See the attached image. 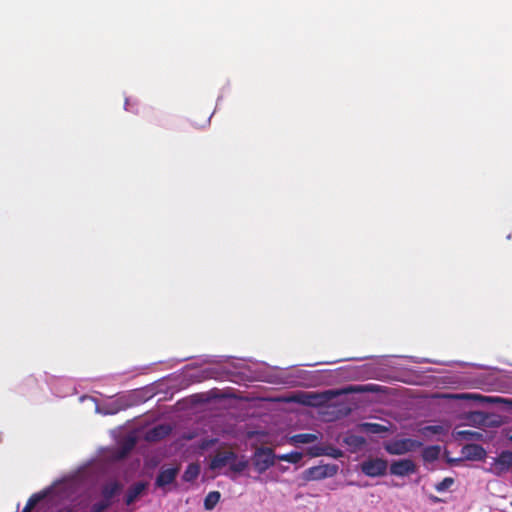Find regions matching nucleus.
I'll use <instances>...</instances> for the list:
<instances>
[{"label": "nucleus", "mask_w": 512, "mask_h": 512, "mask_svg": "<svg viewBox=\"0 0 512 512\" xmlns=\"http://www.w3.org/2000/svg\"><path fill=\"white\" fill-rule=\"evenodd\" d=\"M229 466L230 470L235 473H241L248 467V461L233 451H217L210 462V469L218 470L225 466Z\"/></svg>", "instance_id": "obj_1"}, {"label": "nucleus", "mask_w": 512, "mask_h": 512, "mask_svg": "<svg viewBox=\"0 0 512 512\" xmlns=\"http://www.w3.org/2000/svg\"><path fill=\"white\" fill-rule=\"evenodd\" d=\"M422 445V442L418 440L403 438L384 443V449L390 455H403L419 449Z\"/></svg>", "instance_id": "obj_2"}, {"label": "nucleus", "mask_w": 512, "mask_h": 512, "mask_svg": "<svg viewBox=\"0 0 512 512\" xmlns=\"http://www.w3.org/2000/svg\"><path fill=\"white\" fill-rule=\"evenodd\" d=\"M275 458L271 448L261 447L254 453L253 465L259 473H263L275 464Z\"/></svg>", "instance_id": "obj_3"}, {"label": "nucleus", "mask_w": 512, "mask_h": 512, "mask_svg": "<svg viewBox=\"0 0 512 512\" xmlns=\"http://www.w3.org/2000/svg\"><path fill=\"white\" fill-rule=\"evenodd\" d=\"M512 469V451H502L497 457L493 458L488 472L502 476Z\"/></svg>", "instance_id": "obj_4"}, {"label": "nucleus", "mask_w": 512, "mask_h": 512, "mask_svg": "<svg viewBox=\"0 0 512 512\" xmlns=\"http://www.w3.org/2000/svg\"><path fill=\"white\" fill-rule=\"evenodd\" d=\"M388 462L382 458H372L361 463V471L369 477H379L386 474Z\"/></svg>", "instance_id": "obj_5"}, {"label": "nucleus", "mask_w": 512, "mask_h": 512, "mask_svg": "<svg viewBox=\"0 0 512 512\" xmlns=\"http://www.w3.org/2000/svg\"><path fill=\"white\" fill-rule=\"evenodd\" d=\"M338 472V466L335 464H326L313 466L305 471L306 480H322L333 477Z\"/></svg>", "instance_id": "obj_6"}, {"label": "nucleus", "mask_w": 512, "mask_h": 512, "mask_svg": "<svg viewBox=\"0 0 512 512\" xmlns=\"http://www.w3.org/2000/svg\"><path fill=\"white\" fill-rule=\"evenodd\" d=\"M417 470L415 463L410 459H401L391 463L390 473L395 476H408Z\"/></svg>", "instance_id": "obj_7"}, {"label": "nucleus", "mask_w": 512, "mask_h": 512, "mask_svg": "<svg viewBox=\"0 0 512 512\" xmlns=\"http://www.w3.org/2000/svg\"><path fill=\"white\" fill-rule=\"evenodd\" d=\"M463 458L471 461H480L486 457V450L478 444H467L462 447Z\"/></svg>", "instance_id": "obj_8"}, {"label": "nucleus", "mask_w": 512, "mask_h": 512, "mask_svg": "<svg viewBox=\"0 0 512 512\" xmlns=\"http://www.w3.org/2000/svg\"><path fill=\"white\" fill-rule=\"evenodd\" d=\"M179 473V468L177 467H171L167 469H162L158 473L155 481V485L157 487H165L166 485H169L173 483Z\"/></svg>", "instance_id": "obj_9"}, {"label": "nucleus", "mask_w": 512, "mask_h": 512, "mask_svg": "<svg viewBox=\"0 0 512 512\" xmlns=\"http://www.w3.org/2000/svg\"><path fill=\"white\" fill-rule=\"evenodd\" d=\"M122 488V484L116 480L105 483L101 488L102 499L112 502V499L121 492Z\"/></svg>", "instance_id": "obj_10"}, {"label": "nucleus", "mask_w": 512, "mask_h": 512, "mask_svg": "<svg viewBox=\"0 0 512 512\" xmlns=\"http://www.w3.org/2000/svg\"><path fill=\"white\" fill-rule=\"evenodd\" d=\"M147 486L148 483L142 481L130 486L125 496V503L127 505H131L132 503H134L137 500V498L147 489Z\"/></svg>", "instance_id": "obj_11"}, {"label": "nucleus", "mask_w": 512, "mask_h": 512, "mask_svg": "<svg viewBox=\"0 0 512 512\" xmlns=\"http://www.w3.org/2000/svg\"><path fill=\"white\" fill-rule=\"evenodd\" d=\"M171 428L166 425H158L147 432L146 439L148 441H158L167 436Z\"/></svg>", "instance_id": "obj_12"}, {"label": "nucleus", "mask_w": 512, "mask_h": 512, "mask_svg": "<svg viewBox=\"0 0 512 512\" xmlns=\"http://www.w3.org/2000/svg\"><path fill=\"white\" fill-rule=\"evenodd\" d=\"M361 431L367 434H381L389 431L387 426L379 423L364 422L359 425Z\"/></svg>", "instance_id": "obj_13"}, {"label": "nucleus", "mask_w": 512, "mask_h": 512, "mask_svg": "<svg viewBox=\"0 0 512 512\" xmlns=\"http://www.w3.org/2000/svg\"><path fill=\"white\" fill-rule=\"evenodd\" d=\"M344 442L355 450L361 449L366 444L365 438L356 434L347 435L344 438Z\"/></svg>", "instance_id": "obj_14"}, {"label": "nucleus", "mask_w": 512, "mask_h": 512, "mask_svg": "<svg viewBox=\"0 0 512 512\" xmlns=\"http://www.w3.org/2000/svg\"><path fill=\"white\" fill-rule=\"evenodd\" d=\"M440 447L437 445L425 447L422 451V458L426 462H433L438 459Z\"/></svg>", "instance_id": "obj_15"}, {"label": "nucleus", "mask_w": 512, "mask_h": 512, "mask_svg": "<svg viewBox=\"0 0 512 512\" xmlns=\"http://www.w3.org/2000/svg\"><path fill=\"white\" fill-rule=\"evenodd\" d=\"M199 473L200 466L196 463H190L184 471L182 478L185 482H192L198 477Z\"/></svg>", "instance_id": "obj_16"}, {"label": "nucleus", "mask_w": 512, "mask_h": 512, "mask_svg": "<svg viewBox=\"0 0 512 512\" xmlns=\"http://www.w3.org/2000/svg\"><path fill=\"white\" fill-rule=\"evenodd\" d=\"M458 439L467 441H479L482 439L483 434L474 430H460L456 432Z\"/></svg>", "instance_id": "obj_17"}, {"label": "nucleus", "mask_w": 512, "mask_h": 512, "mask_svg": "<svg viewBox=\"0 0 512 512\" xmlns=\"http://www.w3.org/2000/svg\"><path fill=\"white\" fill-rule=\"evenodd\" d=\"M318 440V436L313 433H301L296 434L292 437V441L295 443H301V444H309L316 442Z\"/></svg>", "instance_id": "obj_18"}, {"label": "nucleus", "mask_w": 512, "mask_h": 512, "mask_svg": "<svg viewBox=\"0 0 512 512\" xmlns=\"http://www.w3.org/2000/svg\"><path fill=\"white\" fill-rule=\"evenodd\" d=\"M220 493L218 491H211L207 494L204 500V507L206 510H212L220 500Z\"/></svg>", "instance_id": "obj_19"}, {"label": "nucleus", "mask_w": 512, "mask_h": 512, "mask_svg": "<svg viewBox=\"0 0 512 512\" xmlns=\"http://www.w3.org/2000/svg\"><path fill=\"white\" fill-rule=\"evenodd\" d=\"M45 497L44 493L32 494L26 502L22 512H31L32 509Z\"/></svg>", "instance_id": "obj_20"}, {"label": "nucleus", "mask_w": 512, "mask_h": 512, "mask_svg": "<svg viewBox=\"0 0 512 512\" xmlns=\"http://www.w3.org/2000/svg\"><path fill=\"white\" fill-rule=\"evenodd\" d=\"M303 457V454L301 452H290L287 454L278 455L277 459L281 461H286L289 463L296 464L298 463Z\"/></svg>", "instance_id": "obj_21"}, {"label": "nucleus", "mask_w": 512, "mask_h": 512, "mask_svg": "<svg viewBox=\"0 0 512 512\" xmlns=\"http://www.w3.org/2000/svg\"><path fill=\"white\" fill-rule=\"evenodd\" d=\"M453 483H454L453 478L446 477L441 482H439L435 485V489L438 492H444L447 489H449Z\"/></svg>", "instance_id": "obj_22"}, {"label": "nucleus", "mask_w": 512, "mask_h": 512, "mask_svg": "<svg viewBox=\"0 0 512 512\" xmlns=\"http://www.w3.org/2000/svg\"><path fill=\"white\" fill-rule=\"evenodd\" d=\"M111 504L112 502H107L104 499H102L91 506V512H104L107 508L111 506Z\"/></svg>", "instance_id": "obj_23"}, {"label": "nucleus", "mask_w": 512, "mask_h": 512, "mask_svg": "<svg viewBox=\"0 0 512 512\" xmlns=\"http://www.w3.org/2000/svg\"><path fill=\"white\" fill-rule=\"evenodd\" d=\"M341 393H342V392H340V391H332V390H329V391L324 392L322 395H316V394H313V395H311L310 397H311V398H314V399H318V398L331 399L333 396H335V395H339V394H341Z\"/></svg>", "instance_id": "obj_24"}, {"label": "nucleus", "mask_w": 512, "mask_h": 512, "mask_svg": "<svg viewBox=\"0 0 512 512\" xmlns=\"http://www.w3.org/2000/svg\"><path fill=\"white\" fill-rule=\"evenodd\" d=\"M424 432H430L432 434H439L442 431V427L438 425L426 426L423 429Z\"/></svg>", "instance_id": "obj_25"}, {"label": "nucleus", "mask_w": 512, "mask_h": 512, "mask_svg": "<svg viewBox=\"0 0 512 512\" xmlns=\"http://www.w3.org/2000/svg\"><path fill=\"white\" fill-rule=\"evenodd\" d=\"M457 398H459V399H470V398H481V396L473 395V394H461V395H458Z\"/></svg>", "instance_id": "obj_26"}, {"label": "nucleus", "mask_w": 512, "mask_h": 512, "mask_svg": "<svg viewBox=\"0 0 512 512\" xmlns=\"http://www.w3.org/2000/svg\"><path fill=\"white\" fill-rule=\"evenodd\" d=\"M355 391H361V389L350 387V388L343 390V392H355Z\"/></svg>", "instance_id": "obj_27"}, {"label": "nucleus", "mask_w": 512, "mask_h": 512, "mask_svg": "<svg viewBox=\"0 0 512 512\" xmlns=\"http://www.w3.org/2000/svg\"><path fill=\"white\" fill-rule=\"evenodd\" d=\"M210 121V117L209 116H205L204 120H203V123L200 124L199 126H205L207 123H209Z\"/></svg>", "instance_id": "obj_28"}, {"label": "nucleus", "mask_w": 512, "mask_h": 512, "mask_svg": "<svg viewBox=\"0 0 512 512\" xmlns=\"http://www.w3.org/2000/svg\"><path fill=\"white\" fill-rule=\"evenodd\" d=\"M510 440L512 441V435L510 436Z\"/></svg>", "instance_id": "obj_29"}]
</instances>
